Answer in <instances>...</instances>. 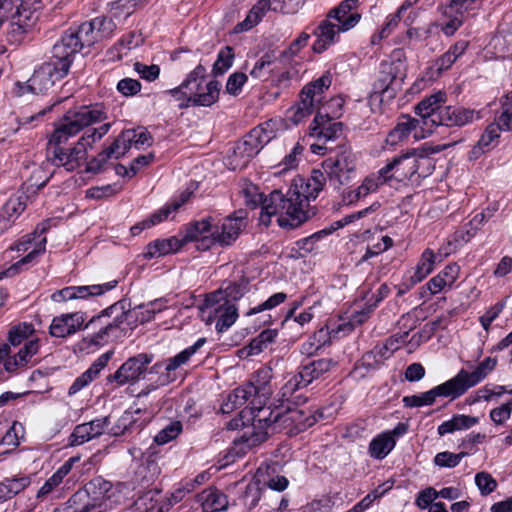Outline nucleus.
Masks as SVG:
<instances>
[{
    "label": "nucleus",
    "mask_w": 512,
    "mask_h": 512,
    "mask_svg": "<svg viewBox=\"0 0 512 512\" xmlns=\"http://www.w3.org/2000/svg\"><path fill=\"white\" fill-rule=\"evenodd\" d=\"M107 119V112L100 104L83 105L69 109L55 127L48 142V160L57 167H64L68 172L79 168L86 160L88 149L108 133L110 123H105L91 132L87 131L73 147H66L68 140L84 128Z\"/></svg>",
    "instance_id": "1"
},
{
    "label": "nucleus",
    "mask_w": 512,
    "mask_h": 512,
    "mask_svg": "<svg viewBox=\"0 0 512 512\" xmlns=\"http://www.w3.org/2000/svg\"><path fill=\"white\" fill-rule=\"evenodd\" d=\"M327 180L328 177L324 170L313 169L305 183L301 184L302 191L298 190L297 186L291 187L286 194L280 190L272 191L266 207L267 213L281 214L277 218L280 227L291 229L299 227L315 215L309 202L318 197Z\"/></svg>",
    "instance_id": "2"
},
{
    "label": "nucleus",
    "mask_w": 512,
    "mask_h": 512,
    "mask_svg": "<svg viewBox=\"0 0 512 512\" xmlns=\"http://www.w3.org/2000/svg\"><path fill=\"white\" fill-rule=\"evenodd\" d=\"M431 159L423 152L413 149L399 155L379 170L382 183L391 180L406 182L416 174L418 177H427L431 173Z\"/></svg>",
    "instance_id": "3"
},
{
    "label": "nucleus",
    "mask_w": 512,
    "mask_h": 512,
    "mask_svg": "<svg viewBox=\"0 0 512 512\" xmlns=\"http://www.w3.org/2000/svg\"><path fill=\"white\" fill-rule=\"evenodd\" d=\"M336 365L330 358H322L318 360H312L306 364H302L298 368V372L292 375L286 383L282 386L280 394L283 399L288 402L292 401L294 405L304 403L306 398L302 395H296V392L306 388L314 380L320 378L323 374L330 371V369Z\"/></svg>",
    "instance_id": "4"
},
{
    "label": "nucleus",
    "mask_w": 512,
    "mask_h": 512,
    "mask_svg": "<svg viewBox=\"0 0 512 512\" xmlns=\"http://www.w3.org/2000/svg\"><path fill=\"white\" fill-rule=\"evenodd\" d=\"M206 76V68L198 64L182 82V88L187 89L192 106L210 107L219 99L220 82L217 80L205 82Z\"/></svg>",
    "instance_id": "5"
},
{
    "label": "nucleus",
    "mask_w": 512,
    "mask_h": 512,
    "mask_svg": "<svg viewBox=\"0 0 512 512\" xmlns=\"http://www.w3.org/2000/svg\"><path fill=\"white\" fill-rule=\"evenodd\" d=\"M357 158L351 148L342 147L335 156L329 157L322 163L329 186L334 190H340L348 185L357 176Z\"/></svg>",
    "instance_id": "6"
},
{
    "label": "nucleus",
    "mask_w": 512,
    "mask_h": 512,
    "mask_svg": "<svg viewBox=\"0 0 512 512\" xmlns=\"http://www.w3.org/2000/svg\"><path fill=\"white\" fill-rule=\"evenodd\" d=\"M252 428L244 432L242 439L248 447L257 446L276 433L273 425L276 424L275 416L281 412V404L272 409L270 406H255L254 399L251 400Z\"/></svg>",
    "instance_id": "7"
},
{
    "label": "nucleus",
    "mask_w": 512,
    "mask_h": 512,
    "mask_svg": "<svg viewBox=\"0 0 512 512\" xmlns=\"http://www.w3.org/2000/svg\"><path fill=\"white\" fill-rule=\"evenodd\" d=\"M66 66H59L51 59L38 66L32 76L25 84L17 83V94L23 95L26 92L33 94L47 93L56 82L68 75Z\"/></svg>",
    "instance_id": "8"
},
{
    "label": "nucleus",
    "mask_w": 512,
    "mask_h": 512,
    "mask_svg": "<svg viewBox=\"0 0 512 512\" xmlns=\"http://www.w3.org/2000/svg\"><path fill=\"white\" fill-rule=\"evenodd\" d=\"M85 48H90V45L86 42L80 25L71 27L53 45L50 59L59 66L65 65L69 72L75 56Z\"/></svg>",
    "instance_id": "9"
},
{
    "label": "nucleus",
    "mask_w": 512,
    "mask_h": 512,
    "mask_svg": "<svg viewBox=\"0 0 512 512\" xmlns=\"http://www.w3.org/2000/svg\"><path fill=\"white\" fill-rule=\"evenodd\" d=\"M280 401L281 412L276 414V424L273 425L276 433L285 431L286 434L293 435L306 430L316 423V418L310 412L291 407L290 404L294 403L292 401L288 402L282 396Z\"/></svg>",
    "instance_id": "10"
},
{
    "label": "nucleus",
    "mask_w": 512,
    "mask_h": 512,
    "mask_svg": "<svg viewBox=\"0 0 512 512\" xmlns=\"http://www.w3.org/2000/svg\"><path fill=\"white\" fill-rule=\"evenodd\" d=\"M268 127L269 124L265 123L253 128L235 145L234 155L240 159L242 167L246 166L274 138L273 131Z\"/></svg>",
    "instance_id": "11"
},
{
    "label": "nucleus",
    "mask_w": 512,
    "mask_h": 512,
    "mask_svg": "<svg viewBox=\"0 0 512 512\" xmlns=\"http://www.w3.org/2000/svg\"><path fill=\"white\" fill-rule=\"evenodd\" d=\"M248 213L244 209L234 211L222 220V223L216 224L215 229L212 231L211 238L208 239L210 243H218L220 246H230L234 243L241 232L247 226ZM205 239L204 241H206Z\"/></svg>",
    "instance_id": "12"
},
{
    "label": "nucleus",
    "mask_w": 512,
    "mask_h": 512,
    "mask_svg": "<svg viewBox=\"0 0 512 512\" xmlns=\"http://www.w3.org/2000/svg\"><path fill=\"white\" fill-rule=\"evenodd\" d=\"M152 361V355L140 353L127 359L119 369L107 377L108 382H116L119 386L129 382L138 381L147 371V366Z\"/></svg>",
    "instance_id": "13"
},
{
    "label": "nucleus",
    "mask_w": 512,
    "mask_h": 512,
    "mask_svg": "<svg viewBox=\"0 0 512 512\" xmlns=\"http://www.w3.org/2000/svg\"><path fill=\"white\" fill-rule=\"evenodd\" d=\"M496 365V358L487 357L471 372L461 369L453 378H451L458 395H463L468 389L484 380L487 375L495 369Z\"/></svg>",
    "instance_id": "14"
},
{
    "label": "nucleus",
    "mask_w": 512,
    "mask_h": 512,
    "mask_svg": "<svg viewBox=\"0 0 512 512\" xmlns=\"http://www.w3.org/2000/svg\"><path fill=\"white\" fill-rule=\"evenodd\" d=\"M445 101L446 94L439 91L421 100L414 108V112L419 116L417 119L422 123L423 129L430 134L438 127V119L434 116L440 117Z\"/></svg>",
    "instance_id": "15"
},
{
    "label": "nucleus",
    "mask_w": 512,
    "mask_h": 512,
    "mask_svg": "<svg viewBox=\"0 0 512 512\" xmlns=\"http://www.w3.org/2000/svg\"><path fill=\"white\" fill-rule=\"evenodd\" d=\"M410 134H413V137L416 140L424 139L430 135L428 131L423 129L422 123L417 118H413L409 115H402L398 124L387 135L386 142L387 144L394 146L400 141L406 139Z\"/></svg>",
    "instance_id": "16"
},
{
    "label": "nucleus",
    "mask_w": 512,
    "mask_h": 512,
    "mask_svg": "<svg viewBox=\"0 0 512 512\" xmlns=\"http://www.w3.org/2000/svg\"><path fill=\"white\" fill-rule=\"evenodd\" d=\"M113 317L111 321H106L108 324H111L112 330L115 331L118 329L125 321L132 317V309L131 303L127 299H121L108 308L102 310L100 314L92 317L88 323L85 325V329H90L97 324V322H101L106 318Z\"/></svg>",
    "instance_id": "17"
},
{
    "label": "nucleus",
    "mask_w": 512,
    "mask_h": 512,
    "mask_svg": "<svg viewBox=\"0 0 512 512\" xmlns=\"http://www.w3.org/2000/svg\"><path fill=\"white\" fill-rule=\"evenodd\" d=\"M436 397H451L452 399H455L460 396L450 379L427 392L418 395L405 396L402 401L405 407H422L425 405H432L435 402Z\"/></svg>",
    "instance_id": "18"
},
{
    "label": "nucleus",
    "mask_w": 512,
    "mask_h": 512,
    "mask_svg": "<svg viewBox=\"0 0 512 512\" xmlns=\"http://www.w3.org/2000/svg\"><path fill=\"white\" fill-rule=\"evenodd\" d=\"M80 27L86 42L89 43L91 47L94 44L109 38L116 29V24L112 19L96 17L90 21L83 22L80 24Z\"/></svg>",
    "instance_id": "19"
},
{
    "label": "nucleus",
    "mask_w": 512,
    "mask_h": 512,
    "mask_svg": "<svg viewBox=\"0 0 512 512\" xmlns=\"http://www.w3.org/2000/svg\"><path fill=\"white\" fill-rule=\"evenodd\" d=\"M84 321L85 315L82 312L61 314L53 318L49 333L52 337H67L80 330Z\"/></svg>",
    "instance_id": "20"
},
{
    "label": "nucleus",
    "mask_w": 512,
    "mask_h": 512,
    "mask_svg": "<svg viewBox=\"0 0 512 512\" xmlns=\"http://www.w3.org/2000/svg\"><path fill=\"white\" fill-rule=\"evenodd\" d=\"M109 424L110 419L108 416H105L77 425L70 435V445H81L93 438L99 437L104 433Z\"/></svg>",
    "instance_id": "21"
},
{
    "label": "nucleus",
    "mask_w": 512,
    "mask_h": 512,
    "mask_svg": "<svg viewBox=\"0 0 512 512\" xmlns=\"http://www.w3.org/2000/svg\"><path fill=\"white\" fill-rule=\"evenodd\" d=\"M335 118L330 117L328 113L317 111V114L310 126L311 136L317 137L319 140H334L342 134L343 124L333 121Z\"/></svg>",
    "instance_id": "22"
},
{
    "label": "nucleus",
    "mask_w": 512,
    "mask_h": 512,
    "mask_svg": "<svg viewBox=\"0 0 512 512\" xmlns=\"http://www.w3.org/2000/svg\"><path fill=\"white\" fill-rule=\"evenodd\" d=\"M359 0H343L337 7L331 9L327 16L338 22L342 31H348L355 27L361 15L353 10L357 8Z\"/></svg>",
    "instance_id": "23"
},
{
    "label": "nucleus",
    "mask_w": 512,
    "mask_h": 512,
    "mask_svg": "<svg viewBox=\"0 0 512 512\" xmlns=\"http://www.w3.org/2000/svg\"><path fill=\"white\" fill-rule=\"evenodd\" d=\"M438 119V127H455L464 126L473 122L474 118H479V112L473 109L457 107V106H444L439 116H434Z\"/></svg>",
    "instance_id": "24"
},
{
    "label": "nucleus",
    "mask_w": 512,
    "mask_h": 512,
    "mask_svg": "<svg viewBox=\"0 0 512 512\" xmlns=\"http://www.w3.org/2000/svg\"><path fill=\"white\" fill-rule=\"evenodd\" d=\"M215 226L214 218L210 216L194 221L187 226L182 241L184 244L191 241H200L201 244L198 248H202L203 250L208 249L212 243H210L209 240H204L211 238Z\"/></svg>",
    "instance_id": "25"
},
{
    "label": "nucleus",
    "mask_w": 512,
    "mask_h": 512,
    "mask_svg": "<svg viewBox=\"0 0 512 512\" xmlns=\"http://www.w3.org/2000/svg\"><path fill=\"white\" fill-rule=\"evenodd\" d=\"M25 7L20 0H0V27L8 19H12L13 25L18 29L25 31L34 19H26L24 17Z\"/></svg>",
    "instance_id": "26"
},
{
    "label": "nucleus",
    "mask_w": 512,
    "mask_h": 512,
    "mask_svg": "<svg viewBox=\"0 0 512 512\" xmlns=\"http://www.w3.org/2000/svg\"><path fill=\"white\" fill-rule=\"evenodd\" d=\"M399 65L393 62H382L377 80L373 85L374 93L388 94L392 97L394 94V84L398 79Z\"/></svg>",
    "instance_id": "27"
},
{
    "label": "nucleus",
    "mask_w": 512,
    "mask_h": 512,
    "mask_svg": "<svg viewBox=\"0 0 512 512\" xmlns=\"http://www.w3.org/2000/svg\"><path fill=\"white\" fill-rule=\"evenodd\" d=\"M343 32L338 26V23H332L331 18L326 16V19L321 21L317 28L314 30V35L317 37L313 44V50L316 53H322L330 45L335 43L336 36Z\"/></svg>",
    "instance_id": "28"
},
{
    "label": "nucleus",
    "mask_w": 512,
    "mask_h": 512,
    "mask_svg": "<svg viewBox=\"0 0 512 512\" xmlns=\"http://www.w3.org/2000/svg\"><path fill=\"white\" fill-rule=\"evenodd\" d=\"M27 196L10 197L0 209V235L8 230L26 208Z\"/></svg>",
    "instance_id": "29"
},
{
    "label": "nucleus",
    "mask_w": 512,
    "mask_h": 512,
    "mask_svg": "<svg viewBox=\"0 0 512 512\" xmlns=\"http://www.w3.org/2000/svg\"><path fill=\"white\" fill-rule=\"evenodd\" d=\"M243 194L245 198V203L252 207L256 208L257 206L261 205V213L259 217V221L261 224L265 226H269L271 223V218L273 216L280 217L281 214H268L266 207L268 204V199L271 197V193L268 196H264L263 193H260L258 191V187L252 184L247 185L243 189Z\"/></svg>",
    "instance_id": "30"
},
{
    "label": "nucleus",
    "mask_w": 512,
    "mask_h": 512,
    "mask_svg": "<svg viewBox=\"0 0 512 512\" xmlns=\"http://www.w3.org/2000/svg\"><path fill=\"white\" fill-rule=\"evenodd\" d=\"M184 245L182 240L176 237L157 239L150 242L143 253L145 259L158 258L178 251Z\"/></svg>",
    "instance_id": "31"
},
{
    "label": "nucleus",
    "mask_w": 512,
    "mask_h": 512,
    "mask_svg": "<svg viewBox=\"0 0 512 512\" xmlns=\"http://www.w3.org/2000/svg\"><path fill=\"white\" fill-rule=\"evenodd\" d=\"M255 400L256 390L252 384H244L234 389L227 397V401L223 403L221 409L223 413H230L234 409L243 406L251 398Z\"/></svg>",
    "instance_id": "32"
},
{
    "label": "nucleus",
    "mask_w": 512,
    "mask_h": 512,
    "mask_svg": "<svg viewBox=\"0 0 512 512\" xmlns=\"http://www.w3.org/2000/svg\"><path fill=\"white\" fill-rule=\"evenodd\" d=\"M228 301L221 298V292H212L206 295L200 310L207 324H211L214 320H219L220 315L226 308Z\"/></svg>",
    "instance_id": "33"
},
{
    "label": "nucleus",
    "mask_w": 512,
    "mask_h": 512,
    "mask_svg": "<svg viewBox=\"0 0 512 512\" xmlns=\"http://www.w3.org/2000/svg\"><path fill=\"white\" fill-rule=\"evenodd\" d=\"M38 350V340L28 341L13 357V359H8L4 362V369L7 372H14L18 368L25 367L31 361V358L37 354Z\"/></svg>",
    "instance_id": "34"
},
{
    "label": "nucleus",
    "mask_w": 512,
    "mask_h": 512,
    "mask_svg": "<svg viewBox=\"0 0 512 512\" xmlns=\"http://www.w3.org/2000/svg\"><path fill=\"white\" fill-rule=\"evenodd\" d=\"M479 423V417L455 414L450 420L444 421L437 428L438 434L444 436L455 431L468 430Z\"/></svg>",
    "instance_id": "35"
},
{
    "label": "nucleus",
    "mask_w": 512,
    "mask_h": 512,
    "mask_svg": "<svg viewBox=\"0 0 512 512\" xmlns=\"http://www.w3.org/2000/svg\"><path fill=\"white\" fill-rule=\"evenodd\" d=\"M299 97V101L288 110V118L294 124L300 123L304 118L311 115L318 106L312 97L303 94V90H301Z\"/></svg>",
    "instance_id": "36"
},
{
    "label": "nucleus",
    "mask_w": 512,
    "mask_h": 512,
    "mask_svg": "<svg viewBox=\"0 0 512 512\" xmlns=\"http://www.w3.org/2000/svg\"><path fill=\"white\" fill-rule=\"evenodd\" d=\"M204 512H220L228 507L227 496L218 489H207L201 494Z\"/></svg>",
    "instance_id": "37"
},
{
    "label": "nucleus",
    "mask_w": 512,
    "mask_h": 512,
    "mask_svg": "<svg viewBox=\"0 0 512 512\" xmlns=\"http://www.w3.org/2000/svg\"><path fill=\"white\" fill-rule=\"evenodd\" d=\"M396 441L390 433H381L374 437L369 444V454L375 459L385 458L395 447Z\"/></svg>",
    "instance_id": "38"
},
{
    "label": "nucleus",
    "mask_w": 512,
    "mask_h": 512,
    "mask_svg": "<svg viewBox=\"0 0 512 512\" xmlns=\"http://www.w3.org/2000/svg\"><path fill=\"white\" fill-rule=\"evenodd\" d=\"M46 237H42L39 239L34 248L22 259L11 265L8 269L2 272V275L5 277H12L18 274L26 265L32 263L35 258L43 253L46 248Z\"/></svg>",
    "instance_id": "39"
},
{
    "label": "nucleus",
    "mask_w": 512,
    "mask_h": 512,
    "mask_svg": "<svg viewBox=\"0 0 512 512\" xmlns=\"http://www.w3.org/2000/svg\"><path fill=\"white\" fill-rule=\"evenodd\" d=\"M276 336L277 330H263L257 337L253 338L251 342L241 350V353H246L247 356L257 355L266 349L269 344L273 343Z\"/></svg>",
    "instance_id": "40"
},
{
    "label": "nucleus",
    "mask_w": 512,
    "mask_h": 512,
    "mask_svg": "<svg viewBox=\"0 0 512 512\" xmlns=\"http://www.w3.org/2000/svg\"><path fill=\"white\" fill-rule=\"evenodd\" d=\"M272 378V369L270 367L264 366L258 369L252 380L247 384H252L256 390L257 397H268L272 394V389L270 387V381Z\"/></svg>",
    "instance_id": "41"
},
{
    "label": "nucleus",
    "mask_w": 512,
    "mask_h": 512,
    "mask_svg": "<svg viewBox=\"0 0 512 512\" xmlns=\"http://www.w3.org/2000/svg\"><path fill=\"white\" fill-rule=\"evenodd\" d=\"M332 83V78L329 72L322 75L317 80L306 84L302 90L304 95H309L313 101L319 105L322 101V94L327 90Z\"/></svg>",
    "instance_id": "42"
},
{
    "label": "nucleus",
    "mask_w": 512,
    "mask_h": 512,
    "mask_svg": "<svg viewBox=\"0 0 512 512\" xmlns=\"http://www.w3.org/2000/svg\"><path fill=\"white\" fill-rule=\"evenodd\" d=\"M437 261V256L431 249H426L422 253L421 259L415 267L413 275L411 277L418 283L426 278L434 268V264Z\"/></svg>",
    "instance_id": "43"
},
{
    "label": "nucleus",
    "mask_w": 512,
    "mask_h": 512,
    "mask_svg": "<svg viewBox=\"0 0 512 512\" xmlns=\"http://www.w3.org/2000/svg\"><path fill=\"white\" fill-rule=\"evenodd\" d=\"M48 229H49L48 222H43V223L39 224L33 233L23 236L16 244H14L11 247V249L16 250L18 252L27 251L33 242L36 243L39 239H41L42 237H45L44 234L46 233V231Z\"/></svg>",
    "instance_id": "44"
},
{
    "label": "nucleus",
    "mask_w": 512,
    "mask_h": 512,
    "mask_svg": "<svg viewBox=\"0 0 512 512\" xmlns=\"http://www.w3.org/2000/svg\"><path fill=\"white\" fill-rule=\"evenodd\" d=\"M117 285V281L107 282L102 285H90V286H72V290L75 294V299H84L88 296L101 295L106 291L113 289Z\"/></svg>",
    "instance_id": "45"
},
{
    "label": "nucleus",
    "mask_w": 512,
    "mask_h": 512,
    "mask_svg": "<svg viewBox=\"0 0 512 512\" xmlns=\"http://www.w3.org/2000/svg\"><path fill=\"white\" fill-rule=\"evenodd\" d=\"M469 455L468 451H460L459 453H452L449 451L439 452L434 456L433 463L435 466L441 468H454L463 458Z\"/></svg>",
    "instance_id": "46"
},
{
    "label": "nucleus",
    "mask_w": 512,
    "mask_h": 512,
    "mask_svg": "<svg viewBox=\"0 0 512 512\" xmlns=\"http://www.w3.org/2000/svg\"><path fill=\"white\" fill-rule=\"evenodd\" d=\"M233 59L234 53L232 47L226 46L221 49L213 65L212 71L214 76L223 75L232 66Z\"/></svg>",
    "instance_id": "47"
},
{
    "label": "nucleus",
    "mask_w": 512,
    "mask_h": 512,
    "mask_svg": "<svg viewBox=\"0 0 512 512\" xmlns=\"http://www.w3.org/2000/svg\"><path fill=\"white\" fill-rule=\"evenodd\" d=\"M215 292H221V298L224 301H229V303H233L241 299L247 292V284L243 282H230L226 287H222L216 290Z\"/></svg>",
    "instance_id": "48"
},
{
    "label": "nucleus",
    "mask_w": 512,
    "mask_h": 512,
    "mask_svg": "<svg viewBox=\"0 0 512 512\" xmlns=\"http://www.w3.org/2000/svg\"><path fill=\"white\" fill-rule=\"evenodd\" d=\"M121 139H124V141L127 142H132L134 147L139 149L145 145L150 146L152 137L150 133L145 129L140 131L135 129H127L121 133Z\"/></svg>",
    "instance_id": "49"
},
{
    "label": "nucleus",
    "mask_w": 512,
    "mask_h": 512,
    "mask_svg": "<svg viewBox=\"0 0 512 512\" xmlns=\"http://www.w3.org/2000/svg\"><path fill=\"white\" fill-rule=\"evenodd\" d=\"M110 158H115V154L114 148L109 146L87 162L85 171L93 174L100 173Z\"/></svg>",
    "instance_id": "50"
},
{
    "label": "nucleus",
    "mask_w": 512,
    "mask_h": 512,
    "mask_svg": "<svg viewBox=\"0 0 512 512\" xmlns=\"http://www.w3.org/2000/svg\"><path fill=\"white\" fill-rule=\"evenodd\" d=\"M238 318V309L234 303H229L220 315V319L216 321L215 328L218 332H224L230 328Z\"/></svg>",
    "instance_id": "51"
},
{
    "label": "nucleus",
    "mask_w": 512,
    "mask_h": 512,
    "mask_svg": "<svg viewBox=\"0 0 512 512\" xmlns=\"http://www.w3.org/2000/svg\"><path fill=\"white\" fill-rule=\"evenodd\" d=\"M99 329L91 336L85 338L86 341H88L89 344L92 345H101L103 343H106L111 335L113 333L111 324H108L106 321L102 320L101 322H97V324L93 327H90L91 329L97 328Z\"/></svg>",
    "instance_id": "52"
},
{
    "label": "nucleus",
    "mask_w": 512,
    "mask_h": 512,
    "mask_svg": "<svg viewBox=\"0 0 512 512\" xmlns=\"http://www.w3.org/2000/svg\"><path fill=\"white\" fill-rule=\"evenodd\" d=\"M181 431L182 423L180 421H172L155 436V442L159 445L166 444L175 439Z\"/></svg>",
    "instance_id": "53"
},
{
    "label": "nucleus",
    "mask_w": 512,
    "mask_h": 512,
    "mask_svg": "<svg viewBox=\"0 0 512 512\" xmlns=\"http://www.w3.org/2000/svg\"><path fill=\"white\" fill-rule=\"evenodd\" d=\"M33 332L34 328L32 324L23 323L18 326H15L9 331V343L13 346L20 345Z\"/></svg>",
    "instance_id": "54"
},
{
    "label": "nucleus",
    "mask_w": 512,
    "mask_h": 512,
    "mask_svg": "<svg viewBox=\"0 0 512 512\" xmlns=\"http://www.w3.org/2000/svg\"><path fill=\"white\" fill-rule=\"evenodd\" d=\"M4 481L9 489L11 497L13 498L30 486L31 477L28 475H16L13 477H7Z\"/></svg>",
    "instance_id": "55"
},
{
    "label": "nucleus",
    "mask_w": 512,
    "mask_h": 512,
    "mask_svg": "<svg viewBox=\"0 0 512 512\" xmlns=\"http://www.w3.org/2000/svg\"><path fill=\"white\" fill-rule=\"evenodd\" d=\"M475 484L484 496L492 493L497 487L496 480L487 472L477 473L475 476Z\"/></svg>",
    "instance_id": "56"
},
{
    "label": "nucleus",
    "mask_w": 512,
    "mask_h": 512,
    "mask_svg": "<svg viewBox=\"0 0 512 512\" xmlns=\"http://www.w3.org/2000/svg\"><path fill=\"white\" fill-rule=\"evenodd\" d=\"M247 79V75L243 72H235L231 74L226 83V92L232 96H237L241 92Z\"/></svg>",
    "instance_id": "57"
},
{
    "label": "nucleus",
    "mask_w": 512,
    "mask_h": 512,
    "mask_svg": "<svg viewBox=\"0 0 512 512\" xmlns=\"http://www.w3.org/2000/svg\"><path fill=\"white\" fill-rule=\"evenodd\" d=\"M286 298H287V295L283 292L275 293L271 297H269L266 301H264L263 303L259 304L256 307L251 308L247 312V315L250 316V315L260 313L264 310L272 309V308L276 307L277 305L283 303L286 300Z\"/></svg>",
    "instance_id": "58"
},
{
    "label": "nucleus",
    "mask_w": 512,
    "mask_h": 512,
    "mask_svg": "<svg viewBox=\"0 0 512 512\" xmlns=\"http://www.w3.org/2000/svg\"><path fill=\"white\" fill-rule=\"evenodd\" d=\"M262 490L259 487L258 483H250L247 485L245 492L243 494L244 504L252 509L257 506L259 500L261 498Z\"/></svg>",
    "instance_id": "59"
},
{
    "label": "nucleus",
    "mask_w": 512,
    "mask_h": 512,
    "mask_svg": "<svg viewBox=\"0 0 512 512\" xmlns=\"http://www.w3.org/2000/svg\"><path fill=\"white\" fill-rule=\"evenodd\" d=\"M496 125L505 131L512 130V103L505 101L502 103V112L497 118Z\"/></svg>",
    "instance_id": "60"
},
{
    "label": "nucleus",
    "mask_w": 512,
    "mask_h": 512,
    "mask_svg": "<svg viewBox=\"0 0 512 512\" xmlns=\"http://www.w3.org/2000/svg\"><path fill=\"white\" fill-rule=\"evenodd\" d=\"M134 70L147 81H154L159 77L160 68L156 64L146 65L140 62L134 63Z\"/></svg>",
    "instance_id": "61"
},
{
    "label": "nucleus",
    "mask_w": 512,
    "mask_h": 512,
    "mask_svg": "<svg viewBox=\"0 0 512 512\" xmlns=\"http://www.w3.org/2000/svg\"><path fill=\"white\" fill-rule=\"evenodd\" d=\"M275 62V56L271 53H265L262 57L255 63L253 69L250 72V75L254 78H262L264 76V70L269 68Z\"/></svg>",
    "instance_id": "62"
},
{
    "label": "nucleus",
    "mask_w": 512,
    "mask_h": 512,
    "mask_svg": "<svg viewBox=\"0 0 512 512\" xmlns=\"http://www.w3.org/2000/svg\"><path fill=\"white\" fill-rule=\"evenodd\" d=\"M117 90L124 96H133L140 92L141 83L136 79L124 78L118 82Z\"/></svg>",
    "instance_id": "63"
},
{
    "label": "nucleus",
    "mask_w": 512,
    "mask_h": 512,
    "mask_svg": "<svg viewBox=\"0 0 512 512\" xmlns=\"http://www.w3.org/2000/svg\"><path fill=\"white\" fill-rule=\"evenodd\" d=\"M135 6V0H117L110 4V12L114 17H119L122 12L129 16L134 12Z\"/></svg>",
    "instance_id": "64"
}]
</instances>
